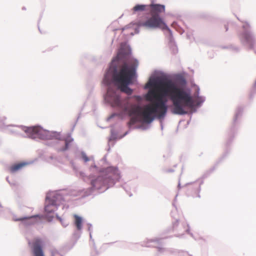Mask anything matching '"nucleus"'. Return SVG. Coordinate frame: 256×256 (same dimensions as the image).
I'll list each match as a JSON object with an SVG mask.
<instances>
[{
  "mask_svg": "<svg viewBox=\"0 0 256 256\" xmlns=\"http://www.w3.org/2000/svg\"><path fill=\"white\" fill-rule=\"evenodd\" d=\"M82 158L85 162H88L89 160V158L86 154H83Z\"/></svg>",
  "mask_w": 256,
  "mask_h": 256,
  "instance_id": "9b49d317",
  "label": "nucleus"
},
{
  "mask_svg": "<svg viewBox=\"0 0 256 256\" xmlns=\"http://www.w3.org/2000/svg\"><path fill=\"white\" fill-rule=\"evenodd\" d=\"M150 8V16L146 20H140L138 22V26L146 28H160L162 30H169L168 27L162 18L160 14L164 12L165 6L160 4H150L148 6L144 4H136L133 8L134 12L138 11H144L146 7Z\"/></svg>",
  "mask_w": 256,
  "mask_h": 256,
  "instance_id": "f03ea898",
  "label": "nucleus"
},
{
  "mask_svg": "<svg viewBox=\"0 0 256 256\" xmlns=\"http://www.w3.org/2000/svg\"><path fill=\"white\" fill-rule=\"evenodd\" d=\"M135 98L138 100H140V98L138 96H135Z\"/></svg>",
  "mask_w": 256,
  "mask_h": 256,
  "instance_id": "ddd939ff",
  "label": "nucleus"
},
{
  "mask_svg": "<svg viewBox=\"0 0 256 256\" xmlns=\"http://www.w3.org/2000/svg\"><path fill=\"white\" fill-rule=\"evenodd\" d=\"M242 40L250 45V46L253 45L254 43V39L252 36L249 32H245L242 35Z\"/></svg>",
  "mask_w": 256,
  "mask_h": 256,
  "instance_id": "423d86ee",
  "label": "nucleus"
},
{
  "mask_svg": "<svg viewBox=\"0 0 256 256\" xmlns=\"http://www.w3.org/2000/svg\"><path fill=\"white\" fill-rule=\"evenodd\" d=\"M128 56L123 55L119 52L114 60L122 61V64L118 71L114 70L112 74L114 82L118 86V88H108L106 96V100L112 106L118 107L128 116H131L128 122L129 126L138 121V116H142L143 121L147 124L152 122L154 118H162L165 116L168 106L164 96H168L172 102V113L183 115L188 113V110L194 106V101L190 92L181 88L172 80H153L150 81L147 86L153 88L146 96V99L150 102L144 107L142 112L141 107L136 104L124 102L120 100V90L128 94H131L132 90L128 86L132 83L136 74L138 64H132L128 58Z\"/></svg>",
  "mask_w": 256,
  "mask_h": 256,
  "instance_id": "f257e3e1",
  "label": "nucleus"
},
{
  "mask_svg": "<svg viewBox=\"0 0 256 256\" xmlns=\"http://www.w3.org/2000/svg\"><path fill=\"white\" fill-rule=\"evenodd\" d=\"M74 224L77 230H80L82 228V219L76 214H74Z\"/></svg>",
  "mask_w": 256,
  "mask_h": 256,
  "instance_id": "1a4fd4ad",
  "label": "nucleus"
},
{
  "mask_svg": "<svg viewBox=\"0 0 256 256\" xmlns=\"http://www.w3.org/2000/svg\"><path fill=\"white\" fill-rule=\"evenodd\" d=\"M46 202H48V204H46L45 206V211L46 212L51 213L56 210V202H51L50 200H49L48 201L46 200Z\"/></svg>",
  "mask_w": 256,
  "mask_h": 256,
  "instance_id": "0eeeda50",
  "label": "nucleus"
},
{
  "mask_svg": "<svg viewBox=\"0 0 256 256\" xmlns=\"http://www.w3.org/2000/svg\"><path fill=\"white\" fill-rule=\"evenodd\" d=\"M26 164H27L26 162H20L18 164H14L10 167V170L11 172L14 173L21 170L22 168L26 166Z\"/></svg>",
  "mask_w": 256,
  "mask_h": 256,
  "instance_id": "6e6552de",
  "label": "nucleus"
},
{
  "mask_svg": "<svg viewBox=\"0 0 256 256\" xmlns=\"http://www.w3.org/2000/svg\"><path fill=\"white\" fill-rule=\"evenodd\" d=\"M68 148V144L66 142H65V147L62 150H66Z\"/></svg>",
  "mask_w": 256,
  "mask_h": 256,
  "instance_id": "f8f14e48",
  "label": "nucleus"
},
{
  "mask_svg": "<svg viewBox=\"0 0 256 256\" xmlns=\"http://www.w3.org/2000/svg\"><path fill=\"white\" fill-rule=\"evenodd\" d=\"M28 136L32 138H40L48 140L50 138V132L44 130L40 126H32L25 128L24 130Z\"/></svg>",
  "mask_w": 256,
  "mask_h": 256,
  "instance_id": "7ed1b4c3",
  "label": "nucleus"
},
{
  "mask_svg": "<svg viewBox=\"0 0 256 256\" xmlns=\"http://www.w3.org/2000/svg\"><path fill=\"white\" fill-rule=\"evenodd\" d=\"M44 240L39 238H36L32 242V248L34 256H44L43 251Z\"/></svg>",
  "mask_w": 256,
  "mask_h": 256,
  "instance_id": "20e7f679",
  "label": "nucleus"
},
{
  "mask_svg": "<svg viewBox=\"0 0 256 256\" xmlns=\"http://www.w3.org/2000/svg\"><path fill=\"white\" fill-rule=\"evenodd\" d=\"M108 180H109L108 179H104L102 177L100 176L92 182V185L93 188L96 189H101L104 186L106 187V189L108 188V186H107V182Z\"/></svg>",
  "mask_w": 256,
  "mask_h": 256,
  "instance_id": "39448f33",
  "label": "nucleus"
},
{
  "mask_svg": "<svg viewBox=\"0 0 256 256\" xmlns=\"http://www.w3.org/2000/svg\"><path fill=\"white\" fill-rule=\"evenodd\" d=\"M35 217V216H32L30 217H24V218H20L16 220H20V221H28V224H31L32 223V222H31L32 219L34 218Z\"/></svg>",
  "mask_w": 256,
  "mask_h": 256,
  "instance_id": "9d476101",
  "label": "nucleus"
}]
</instances>
